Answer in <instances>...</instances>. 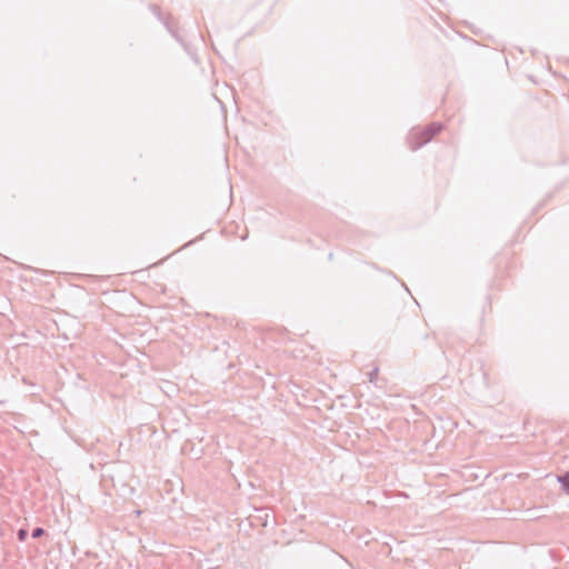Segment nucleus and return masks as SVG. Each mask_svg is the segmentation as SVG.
<instances>
[{"label":"nucleus","mask_w":569,"mask_h":569,"mask_svg":"<svg viewBox=\"0 0 569 569\" xmlns=\"http://www.w3.org/2000/svg\"><path fill=\"white\" fill-rule=\"evenodd\" d=\"M558 481L561 485L562 490L569 495V472L558 476Z\"/></svg>","instance_id":"2"},{"label":"nucleus","mask_w":569,"mask_h":569,"mask_svg":"<svg viewBox=\"0 0 569 569\" xmlns=\"http://www.w3.org/2000/svg\"><path fill=\"white\" fill-rule=\"evenodd\" d=\"M442 130V124L439 122H432L425 127L420 131H415L408 138L409 147L412 151L418 150L426 143H428L437 133Z\"/></svg>","instance_id":"1"},{"label":"nucleus","mask_w":569,"mask_h":569,"mask_svg":"<svg viewBox=\"0 0 569 569\" xmlns=\"http://www.w3.org/2000/svg\"><path fill=\"white\" fill-rule=\"evenodd\" d=\"M43 535H44V529L42 527H36L31 532V537L34 539L40 538Z\"/></svg>","instance_id":"4"},{"label":"nucleus","mask_w":569,"mask_h":569,"mask_svg":"<svg viewBox=\"0 0 569 569\" xmlns=\"http://www.w3.org/2000/svg\"><path fill=\"white\" fill-rule=\"evenodd\" d=\"M378 372H379V368L378 367H375L369 373H368V378H369V381L371 383H376L377 382V378H378Z\"/></svg>","instance_id":"3"},{"label":"nucleus","mask_w":569,"mask_h":569,"mask_svg":"<svg viewBox=\"0 0 569 569\" xmlns=\"http://www.w3.org/2000/svg\"><path fill=\"white\" fill-rule=\"evenodd\" d=\"M17 537L19 541H24L28 537V530L24 528H20L17 532Z\"/></svg>","instance_id":"5"}]
</instances>
